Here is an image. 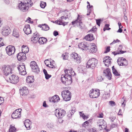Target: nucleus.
Here are the masks:
<instances>
[{
    "mask_svg": "<svg viewBox=\"0 0 132 132\" xmlns=\"http://www.w3.org/2000/svg\"><path fill=\"white\" fill-rule=\"evenodd\" d=\"M109 24H105V27L103 28V31H105L106 30H109L111 29V28L109 27Z\"/></svg>",
    "mask_w": 132,
    "mask_h": 132,
    "instance_id": "nucleus-42",
    "label": "nucleus"
},
{
    "mask_svg": "<svg viewBox=\"0 0 132 132\" xmlns=\"http://www.w3.org/2000/svg\"><path fill=\"white\" fill-rule=\"evenodd\" d=\"M75 109L73 108V109H72L71 112V115H72L75 112Z\"/></svg>",
    "mask_w": 132,
    "mask_h": 132,
    "instance_id": "nucleus-60",
    "label": "nucleus"
},
{
    "mask_svg": "<svg viewBox=\"0 0 132 132\" xmlns=\"http://www.w3.org/2000/svg\"><path fill=\"white\" fill-rule=\"evenodd\" d=\"M104 75L109 80H110L111 79L112 75L110 70L109 68H107L104 70L103 72Z\"/></svg>",
    "mask_w": 132,
    "mask_h": 132,
    "instance_id": "nucleus-13",
    "label": "nucleus"
},
{
    "mask_svg": "<svg viewBox=\"0 0 132 132\" xmlns=\"http://www.w3.org/2000/svg\"><path fill=\"white\" fill-rule=\"evenodd\" d=\"M30 66L33 72L36 73H38L39 72V69L36 63L34 61L30 63Z\"/></svg>",
    "mask_w": 132,
    "mask_h": 132,
    "instance_id": "nucleus-8",
    "label": "nucleus"
},
{
    "mask_svg": "<svg viewBox=\"0 0 132 132\" xmlns=\"http://www.w3.org/2000/svg\"><path fill=\"white\" fill-rule=\"evenodd\" d=\"M47 39L46 38L42 37L39 38V43L41 44H43L46 43Z\"/></svg>",
    "mask_w": 132,
    "mask_h": 132,
    "instance_id": "nucleus-26",
    "label": "nucleus"
},
{
    "mask_svg": "<svg viewBox=\"0 0 132 132\" xmlns=\"http://www.w3.org/2000/svg\"><path fill=\"white\" fill-rule=\"evenodd\" d=\"M11 32L10 28L7 27H4L2 31V34L4 36H7Z\"/></svg>",
    "mask_w": 132,
    "mask_h": 132,
    "instance_id": "nucleus-14",
    "label": "nucleus"
},
{
    "mask_svg": "<svg viewBox=\"0 0 132 132\" xmlns=\"http://www.w3.org/2000/svg\"><path fill=\"white\" fill-rule=\"evenodd\" d=\"M24 123L27 129L29 130L31 128V127L30 125L32 122L29 120L27 119L25 120L24 122Z\"/></svg>",
    "mask_w": 132,
    "mask_h": 132,
    "instance_id": "nucleus-20",
    "label": "nucleus"
},
{
    "mask_svg": "<svg viewBox=\"0 0 132 132\" xmlns=\"http://www.w3.org/2000/svg\"><path fill=\"white\" fill-rule=\"evenodd\" d=\"M20 94L22 95H27L29 93L27 88L25 87H22L20 88Z\"/></svg>",
    "mask_w": 132,
    "mask_h": 132,
    "instance_id": "nucleus-16",
    "label": "nucleus"
},
{
    "mask_svg": "<svg viewBox=\"0 0 132 132\" xmlns=\"http://www.w3.org/2000/svg\"><path fill=\"white\" fill-rule=\"evenodd\" d=\"M18 69L19 71V74L21 75H24L26 74L25 67L24 64L22 63H20L18 67Z\"/></svg>",
    "mask_w": 132,
    "mask_h": 132,
    "instance_id": "nucleus-7",
    "label": "nucleus"
},
{
    "mask_svg": "<svg viewBox=\"0 0 132 132\" xmlns=\"http://www.w3.org/2000/svg\"><path fill=\"white\" fill-rule=\"evenodd\" d=\"M78 47L83 50H87L89 49L88 44L86 42H84L79 44Z\"/></svg>",
    "mask_w": 132,
    "mask_h": 132,
    "instance_id": "nucleus-11",
    "label": "nucleus"
},
{
    "mask_svg": "<svg viewBox=\"0 0 132 132\" xmlns=\"http://www.w3.org/2000/svg\"><path fill=\"white\" fill-rule=\"evenodd\" d=\"M10 82L13 84L16 83L19 81V78L17 76L13 75L9 78Z\"/></svg>",
    "mask_w": 132,
    "mask_h": 132,
    "instance_id": "nucleus-12",
    "label": "nucleus"
},
{
    "mask_svg": "<svg viewBox=\"0 0 132 132\" xmlns=\"http://www.w3.org/2000/svg\"><path fill=\"white\" fill-rule=\"evenodd\" d=\"M112 53L114 55H117L118 54H119L118 52H117L116 51L113 52H112Z\"/></svg>",
    "mask_w": 132,
    "mask_h": 132,
    "instance_id": "nucleus-63",
    "label": "nucleus"
},
{
    "mask_svg": "<svg viewBox=\"0 0 132 132\" xmlns=\"http://www.w3.org/2000/svg\"><path fill=\"white\" fill-rule=\"evenodd\" d=\"M43 27H42V30L44 31H47L50 29L49 27L46 24H44Z\"/></svg>",
    "mask_w": 132,
    "mask_h": 132,
    "instance_id": "nucleus-32",
    "label": "nucleus"
},
{
    "mask_svg": "<svg viewBox=\"0 0 132 132\" xmlns=\"http://www.w3.org/2000/svg\"><path fill=\"white\" fill-rule=\"evenodd\" d=\"M106 127V122H104V123L103 125H102L101 126H100V130H101L102 129H105Z\"/></svg>",
    "mask_w": 132,
    "mask_h": 132,
    "instance_id": "nucleus-45",
    "label": "nucleus"
},
{
    "mask_svg": "<svg viewBox=\"0 0 132 132\" xmlns=\"http://www.w3.org/2000/svg\"><path fill=\"white\" fill-rule=\"evenodd\" d=\"M122 62L121 63H122V66H126L128 64V61L125 59L123 58V57H122Z\"/></svg>",
    "mask_w": 132,
    "mask_h": 132,
    "instance_id": "nucleus-30",
    "label": "nucleus"
},
{
    "mask_svg": "<svg viewBox=\"0 0 132 132\" xmlns=\"http://www.w3.org/2000/svg\"><path fill=\"white\" fill-rule=\"evenodd\" d=\"M47 127L48 128H52L53 127V125L52 123H48L47 125Z\"/></svg>",
    "mask_w": 132,
    "mask_h": 132,
    "instance_id": "nucleus-51",
    "label": "nucleus"
},
{
    "mask_svg": "<svg viewBox=\"0 0 132 132\" xmlns=\"http://www.w3.org/2000/svg\"><path fill=\"white\" fill-rule=\"evenodd\" d=\"M25 33L27 35L31 33V30L30 29V25L29 24H26L23 29Z\"/></svg>",
    "mask_w": 132,
    "mask_h": 132,
    "instance_id": "nucleus-19",
    "label": "nucleus"
},
{
    "mask_svg": "<svg viewBox=\"0 0 132 132\" xmlns=\"http://www.w3.org/2000/svg\"><path fill=\"white\" fill-rule=\"evenodd\" d=\"M25 54H26L25 53L23 52H20L17 55V58L20 59L21 58V56H22L23 55Z\"/></svg>",
    "mask_w": 132,
    "mask_h": 132,
    "instance_id": "nucleus-44",
    "label": "nucleus"
},
{
    "mask_svg": "<svg viewBox=\"0 0 132 132\" xmlns=\"http://www.w3.org/2000/svg\"><path fill=\"white\" fill-rule=\"evenodd\" d=\"M78 23L79 24V26L80 28L82 29L85 28V25L82 23L80 20L79 21Z\"/></svg>",
    "mask_w": 132,
    "mask_h": 132,
    "instance_id": "nucleus-33",
    "label": "nucleus"
},
{
    "mask_svg": "<svg viewBox=\"0 0 132 132\" xmlns=\"http://www.w3.org/2000/svg\"><path fill=\"white\" fill-rule=\"evenodd\" d=\"M27 82L29 83H31L34 81V76H28L27 77Z\"/></svg>",
    "mask_w": 132,
    "mask_h": 132,
    "instance_id": "nucleus-25",
    "label": "nucleus"
},
{
    "mask_svg": "<svg viewBox=\"0 0 132 132\" xmlns=\"http://www.w3.org/2000/svg\"><path fill=\"white\" fill-rule=\"evenodd\" d=\"M46 5V3L43 2H41L40 4V6L42 8H44Z\"/></svg>",
    "mask_w": 132,
    "mask_h": 132,
    "instance_id": "nucleus-41",
    "label": "nucleus"
},
{
    "mask_svg": "<svg viewBox=\"0 0 132 132\" xmlns=\"http://www.w3.org/2000/svg\"><path fill=\"white\" fill-rule=\"evenodd\" d=\"M85 39L87 40L92 41L94 39L93 35L92 34H89L85 37Z\"/></svg>",
    "mask_w": 132,
    "mask_h": 132,
    "instance_id": "nucleus-24",
    "label": "nucleus"
},
{
    "mask_svg": "<svg viewBox=\"0 0 132 132\" xmlns=\"http://www.w3.org/2000/svg\"><path fill=\"white\" fill-rule=\"evenodd\" d=\"M55 111V115L59 118H62L65 115V111L63 109H56Z\"/></svg>",
    "mask_w": 132,
    "mask_h": 132,
    "instance_id": "nucleus-6",
    "label": "nucleus"
},
{
    "mask_svg": "<svg viewBox=\"0 0 132 132\" xmlns=\"http://www.w3.org/2000/svg\"><path fill=\"white\" fill-rule=\"evenodd\" d=\"M4 2L6 4H8L9 3V0H3Z\"/></svg>",
    "mask_w": 132,
    "mask_h": 132,
    "instance_id": "nucleus-64",
    "label": "nucleus"
},
{
    "mask_svg": "<svg viewBox=\"0 0 132 132\" xmlns=\"http://www.w3.org/2000/svg\"><path fill=\"white\" fill-rule=\"evenodd\" d=\"M68 22H65V21L64 22V23H61V24H59V25H62L64 26L65 25H67L68 24Z\"/></svg>",
    "mask_w": 132,
    "mask_h": 132,
    "instance_id": "nucleus-61",
    "label": "nucleus"
},
{
    "mask_svg": "<svg viewBox=\"0 0 132 132\" xmlns=\"http://www.w3.org/2000/svg\"><path fill=\"white\" fill-rule=\"evenodd\" d=\"M78 17L77 19L75 21H73L72 22V24L74 25V24L76 23L78 24Z\"/></svg>",
    "mask_w": 132,
    "mask_h": 132,
    "instance_id": "nucleus-53",
    "label": "nucleus"
},
{
    "mask_svg": "<svg viewBox=\"0 0 132 132\" xmlns=\"http://www.w3.org/2000/svg\"><path fill=\"white\" fill-rule=\"evenodd\" d=\"M64 72L65 75H71V76H73L75 74V73L72 70V69L71 68L70 70L66 69L64 70Z\"/></svg>",
    "mask_w": 132,
    "mask_h": 132,
    "instance_id": "nucleus-22",
    "label": "nucleus"
},
{
    "mask_svg": "<svg viewBox=\"0 0 132 132\" xmlns=\"http://www.w3.org/2000/svg\"><path fill=\"white\" fill-rule=\"evenodd\" d=\"M110 47L108 46L106 48V51L104 52V53H107L108 52H109L110 51Z\"/></svg>",
    "mask_w": 132,
    "mask_h": 132,
    "instance_id": "nucleus-52",
    "label": "nucleus"
},
{
    "mask_svg": "<svg viewBox=\"0 0 132 132\" xmlns=\"http://www.w3.org/2000/svg\"><path fill=\"white\" fill-rule=\"evenodd\" d=\"M68 18L65 16H62L59 19V23L58 24H60L63 23L65 22V20L67 18Z\"/></svg>",
    "mask_w": 132,
    "mask_h": 132,
    "instance_id": "nucleus-28",
    "label": "nucleus"
},
{
    "mask_svg": "<svg viewBox=\"0 0 132 132\" xmlns=\"http://www.w3.org/2000/svg\"><path fill=\"white\" fill-rule=\"evenodd\" d=\"M49 67L51 68H55V65H53L51 63Z\"/></svg>",
    "mask_w": 132,
    "mask_h": 132,
    "instance_id": "nucleus-59",
    "label": "nucleus"
},
{
    "mask_svg": "<svg viewBox=\"0 0 132 132\" xmlns=\"http://www.w3.org/2000/svg\"><path fill=\"white\" fill-rule=\"evenodd\" d=\"M104 122H105V121H104L103 120H99L97 122V123L98 124V126L99 127H100V126L102 125H103Z\"/></svg>",
    "mask_w": 132,
    "mask_h": 132,
    "instance_id": "nucleus-37",
    "label": "nucleus"
},
{
    "mask_svg": "<svg viewBox=\"0 0 132 132\" xmlns=\"http://www.w3.org/2000/svg\"><path fill=\"white\" fill-rule=\"evenodd\" d=\"M53 34L54 36H57L58 35L59 33L57 31H55L53 32Z\"/></svg>",
    "mask_w": 132,
    "mask_h": 132,
    "instance_id": "nucleus-54",
    "label": "nucleus"
},
{
    "mask_svg": "<svg viewBox=\"0 0 132 132\" xmlns=\"http://www.w3.org/2000/svg\"><path fill=\"white\" fill-rule=\"evenodd\" d=\"M112 70L113 74L116 76H120V74L118 73L117 71L114 68V66L112 67Z\"/></svg>",
    "mask_w": 132,
    "mask_h": 132,
    "instance_id": "nucleus-31",
    "label": "nucleus"
},
{
    "mask_svg": "<svg viewBox=\"0 0 132 132\" xmlns=\"http://www.w3.org/2000/svg\"><path fill=\"white\" fill-rule=\"evenodd\" d=\"M74 61L77 64H79L81 61V58L80 56H78L75 60H74Z\"/></svg>",
    "mask_w": 132,
    "mask_h": 132,
    "instance_id": "nucleus-35",
    "label": "nucleus"
},
{
    "mask_svg": "<svg viewBox=\"0 0 132 132\" xmlns=\"http://www.w3.org/2000/svg\"><path fill=\"white\" fill-rule=\"evenodd\" d=\"M45 78L46 79H48L50 78L51 75H49L48 73L45 75Z\"/></svg>",
    "mask_w": 132,
    "mask_h": 132,
    "instance_id": "nucleus-50",
    "label": "nucleus"
},
{
    "mask_svg": "<svg viewBox=\"0 0 132 132\" xmlns=\"http://www.w3.org/2000/svg\"><path fill=\"white\" fill-rule=\"evenodd\" d=\"M126 51H122L121 50L119 52H118V53L119 54H123L124 53H125L126 52Z\"/></svg>",
    "mask_w": 132,
    "mask_h": 132,
    "instance_id": "nucleus-56",
    "label": "nucleus"
},
{
    "mask_svg": "<svg viewBox=\"0 0 132 132\" xmlns=\"http://www.w3.org/2000/svg\"><path fill=\"white\" fill-rule=\"evenodd\" d=\"M22 51L25 53L28 52L29 50L28 47L27 46L23 45L22 46Z\"/></svg>",
    "mask_w": 132,
    "mask_h": 132,
    "instance_id": "nucleus-27",
    "label": "nucleus"
},
{
    "mask_svg": "<svg viewBox=\"0 0 132 132\" xmlns=\"http://www.w3.org/2000/svg\"><path fill=\"white\" fill-rule=\"evenodd\" d=\"M97 24L99 26H100L101 20V19H98L96 20Z\"/></svg>",
    "mask_w": 132,
    "mask_h": 132,
    "instance_id": "nucleus-48",
    "label": "nucleus"
},
{
    "mask_svg": "<svg viewBox=\"0 0 132 132\" xmlns=\"http://www.w3.org/2000/svg\"><path fill=\"white\" fill-rule=\"evenodd\" d=\"M32 5V2L31 0H24L23 3H19L18 5L19 9L23 12L27 10L29 7H31Z\"/></svg>",
    "mask_w": 132,
    "mask_h": 132,
    "instance_id": "nucleus-1",
    "label": "nucleus"
},
{
    "mask_svg": "<svg viewBox=\"0 0 132 132\" xmlns=\"http://www.w3.org/2000/svg\"><path fill=\"white\" fill-rule=\"evenodd\" d=\"M100 94L99 89H96L94 90V89H92L89 92V95L90 98H94L98 97Z\"/></svg>",
    "mask_w": 132,
    "mask_h": 132,
    "instance_id": "nucleus-5",
    "label": "nucleus"
},
{
    "mask_svg": "<svg viewBox=\"0 0 132 132\" xmlns=\"http://www.w3.org/2000/svg\"><path fill=\"white\" fill-rule=\"evenodd\" d=\"M89 124V122L88 121H86L84 122L82 125V126L84 127H85L86 126H88Z\"/></svg>",
    "mask_w": 132,
    "mask_h": 132,
    "instance_id": "nucleus-47",
    "label": "nucleus"
},
{
    "mask_svg": "<svg viewBox=\"0 0 132 132\" xmlns=\"http://www.w3.org/2000/svg\"><path fill=\"white\" fill-rule=\"evenodd\" d=\"M45 64H49V63H50V64L51 62H50L49 61H48V60H45L44 61Z\"/></svg>",
    "mask_w": 132,
    "mask_h": 132,
    "instance_id": "nucleus-55",
    "label": "nucleus"
},
{
    "mask_svg": "<svg viewBox=\"0 0 132 132\" xmlns=\"http://www.w3.org/2000/svg\"><path fill=\"white\" fill-rule=\"evenodd\" d=\"M61 95L63 100L65 101L70 100L71 97V93L68 90H65L62 91Z\"/></svg>",
    "mask_w": 132,
    "mask_h": 132,
    "instance_id": "nucleus-4",
    "label": "nucleus"
},
{
    "mask_svg": "<svg viewBox=\"0 0 132 132\" xmlns=\"http://www.w3.org/2000/svg\"><path fill=\"white\" fill-rule=\"evenodd\" d=\"M97 50V47L94 44L91 45L90 46V49L89 51L90 53H95Z\"/></svg>",
    "mask_w": 132,
    "mask_h": 132,
    "instance_id": "nucleus-23",
    "label": "nucleus"
},
{
    "mask_svg": "<svg viewBox=\"0 0 132 132\" xmlns=\"http://www.w3.org/2000/svg\"><path fill=\"white\" fill-rule=\"evenodd\" d=\"M97 64V60L94 58L89 60L87 61L86 67L88 68L91 69H94Z\"/></svg>",
    "mask_w": 132,
    "mask_h": 132,
    "instance_id": "nucleus-3",
    "label": "nucleus"
},
{
    "mask_svg": "<svg viewBox=\"0 0 132 132\" xmlns=\"http://www.w3.org/2000/svg\"><path fill=\"white\" fill-rule=\"evenodd\" d=\"M13 35L16 38L18 37L19 36L18 31L17 30L14 29L13 30Z\"/></svg>",
    "mask_w": 132,
    "mask_h": 132,
    "instance_id": "nucleus-29",
    "label": "nucleus"
},
{
    "mask_svg": "<svg viewBox=\"0 0 132 132\" xmlns=\"http://www.w3.org/2000/svg\"><path fill=\"white\" fill-rule=\"evenodd\" d=\"M118 24L119 28H122L123 27L122 26L121 24L119 22L118 23Z\"/></svg>",
    "mask_w": 132,
    "mask_h": 132,
    "instance_id": "nucleus-62",
    "label": "nucleus"
},
{
    "mask_svg": "<svg viewBox=\"0 0 132 132\" xmlns=\"http://www.w3.org/2000/svg\"><path fill=\"white\" fill-rule=\"evenodd\" d=\"M39 37V35L37 33H34L33 37L31 38V41L34 43H36L38 42H39L38 38Z\"/></svg>",
    "mask_w": 132,
    "mask_h": 132,
    "instance_id": "nucleus-18",
    "label": "nucleus"
},
{
    "mask_svg": "<svg viewBox=\"0 0 132 132\" xmlns=\"http://www.w3.org/2000/svg\"><path fill=\"white\" fill-rule=\"evenodd\" d=\"M61 80L62 82L66 85L70 84L72 82V78L71 75H62Z\"/></svg>",
    "mask_w": 132,
    "mask_h": 132,
    "instance_id": "nucleus-2",
    "label": "nucleus"
},
{
    "mask_svg": "<svg viewBox=\"0 0 132 132\" xmlns=\"http://www.w3.org/2000/svg\"><path fill=\"white\" fill-rule=\"evenodd\" d=\"M109 104L112 106H113L116 105L115 102L112 101H110L109 102Z\"/></svg>",
    "mask_w": 132,
    "mask_h": 132,
    "instance_id": "nucleus-46",
    "label": "nucleus"
},
{
    "mask_svg": "<svg viewBox=\"0 0 132 132\" xmlns=\"http://www.w3.org/2000/svg\"><path fill=\"white\" fill-rule=\"evenodd\" d=\"M111 60L112 59L109 56H106L104 58L103 62L106 66L109 67L110 65Z\"/></svg>",
    "mask_w": 132,
    "mask_h": 132,
    "instance_id": "nucleus-15",
    "label": "nucleus"
},
{
    "mask_svg": "<svg viewBox=\"0 0 132 132\" xmlns=\"http://www.w3.org/2000/svg\"><path fill=\"white\" fill-rule=\"evenodd\" d=\"M71 57L74 60H75L78 56V54L74 52L71 55Z\"/></svg>",
    "mask_w": 132,
    "mask_h": 132,
    "instance_id": "nucleus-38",
    "label": "nucleus"
},
{
    "mask_svg": "<svg viewBox=\"0 0 132 132\" xmlns=\"http://www.w3.org/2000/svg\"><path fill=\"white\" fill-rule=\"evenodd\" d=\"M11 68L9 65L5 67V69L3 70L4 74L6 76H7L11 73Z\"/></svg>",
    "mask_w": 132,
    "mask_h": 132,
    "instance_id": "nucleus-17",
    "label": "nucleus"
},
{
    "mask_svg": "<svg viewBox=\"0 0 132 132\" xmlns=\"http://www.w3.org/2000/svg\"><path fill=\"white\" fill-rule=\"evenodd\" d=\"M22 109H19L16 110L12 113L11 117L12 118H19L21 117V111Z\"/></svg>",
    "mask_w": 132,
    "mask_h": 132,
    "instance_id": "nucleus-10",
    "label": "nucleus"
},
{
    "mask_svg": "<svg viewBox=\"0 0 132 132\" xmlns=\"http://www.w3.org/2000/svg\"><path fill=\"white\" fill-rule=\"evenodd\" d=\"M122 57H119L118 59L117 62L118 63V65L119 66H122V63H121V62H122Z\"/></svg>",
    "mask_w": 132,
    "mask_h": 132,
    "instance_id": "nucleus-39",
    "label": "nucleus"
},
{
    "mask_svg": "<svg viewBox=\"0 0 132 132\" xmlns=\"http://www.w3.org/2000/svg\"><path fill=\"white\" fill-rule=\"evenodd\" d=\"M60 100V98L59 96L55 95L50 98L49 101L50 102H52L54 103L58 102Z\"/></svg>",
    "mask_w": 132,
    "mask_h": 132,
    "instance_id": "nucleus-21",
    "label": "nucleus"
},
{
    "mask_svg": "<svg viewBox=\"0 0 132 132\" xmlns=\"http://www.w3.org/2000/svg\"><path fill=\"white\" fill-rule=\"evenodd\" d=\"M120 41V40H118V39H117L116 40H114L111 43V44H113L116 43V42H119Z\"/></svg>",
    "mask_w": 132,
    "mask_h": 132,
    "instance_id": "nucleus-58",
    "label": "nucleus"
},
{
    "mask_svg": "<svg viewBox=\"0 0 132 132\" xmlns=\"http://www.w3.org/2000/svg\"><path fill=\"white\" fill-rule=\"evenodd\" d=\"M115 118H116L114 117H112L110 118V119L111 120V121L113 122V121L114 120Z\"/></svg>",
    "mask_w": 132,
    "mask_h": 132,
    "instance_id": "nucleus-57",
    "label": "nucleus"
},
{
    "mask_svg": "<svg viewBox=\"0 0 132 132\" xmlns=\"http://www.w3.org/2000/svg\"><path fill=\"white\" fill-rule=\"evenodd\" d=\"M6 53L9 55H11L14 54L15 52V49L14 46L9 45L6 48Z\"/></svg>",
    "mask_w": 132,
    "mask_h": 132,
    "instance_id": "nucleus-9",
    "label": "nucleus"
},
{
    "mask_svg": "<svg viewBox=\"0 0 132 132\" xmlns=\"http://www.w3.org/2000/svg\"><path fill=\"white\" fill-rule=\"evenodd\" d=\"M62 57L63 58L64 60H66L68 59V57L67 55H64L63 54L62 55Z\"/></svg>",
    "mask_w": 132,
    "mask_h": 132,
    "instance_id": "nucleus-49",
    "label": "nucleus"
},
{
    "mask_svg": "<svg viewBox=\"0 0 132 132\" xmlns=\"http://www.w3.org/2000/svg\"><path fill=\"white\" fill-rule=\"evenodd\" d=\"M93 6L92 5L91 6L88 7V8H87V12L89 13H88L87 14V15H89L91 13L92 10H93Z\"/></svg>",
    "mask_w": 132,
    "mask_h": 132,
    "instance_id": "nucleus-36",
    "label": "nucleus"
},
{
    "mask_svg": "<svg viewBox=\"0 0 132 132\" xmlns=\"http://www.w3.org/2000/svg\"><path fill=\"white\" fill-rule=\"evenodd\" d=\"M16 129L14 126H12L11 125L9 129V132H16Z\"/></svg>",
    "mask_w": 132,
    "mask_h": 132,
    "instance_id": "nucleus-34",
    "label": "nucleus"
},
{
    "mask_svg": "<svg viewBox=\"0 0 132 132\" xmlns=\"http://www.w3.org/2000/svg\"><path fill=\"white\" fill-rule=\"evenodd\" d=\"M79 113L80 116L82 117L84 119H87L88 118L87 116H86L84 113H82V112H80Z\"/></svg>",
    "mask_w": 132,
    "mask_h": 132,
    "instance_id": "nucleus-40",
    "label": "nucleus"
},
{
    "mask_svg": "<svg viewBox=\"0 0 132 132\" xmlns=\"http://www.w3.org/2000/svg\"><path fill=\"white\" fill-rule=\"evenodd\" d=\"M21 58L20 59L18 58V60L20 61H22L25 60L26 59V54L22 56H21Z\"/></svg>",
    "mask_w": 132,
    "mask_h": 132,
    "instance_id": "nucleus-43",
    "label": "nucleus"
}]
</instances>
